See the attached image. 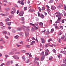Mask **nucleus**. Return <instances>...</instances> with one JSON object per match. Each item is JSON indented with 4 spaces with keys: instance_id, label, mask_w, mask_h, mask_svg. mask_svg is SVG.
<instances>
[{
    "instance_id": "nucleus-57",
    "label": "nucleus",
    "mask_w": 66,
    "mask_h": 66,
    "mask_svg": "<svg viewBox=\"0 0 66 66\" xmlns=\"http://www.w3.org/2000/svg\"><path fill=\"white\" fill-rule=\"evenodd\" d=\"M29 12H30V13H32V9H30L29 10Z\"/></svg>"
},
{
    "instance_id": "nucleus-53",
    "label": "nucleus",
    "mask_w": 66,
    "mask_h": 66,
    "mask_svg": "<svg viewBox=\"0 0 66 66\" xmlns=\"http://www.w3.org/2000/svg\"><path fill=\"white\" fill-rule=\"evenodd\" d=\"M45 54L46 55H48L49 54H48V53H47V52H45Z\"/></svg>"
},
{
    "instance_id": "nucleus-56",
    "label": "nucleus",
    "mask_w": 66,
    "mask_h": 66,
    "mask_svg": "<svg viewBox=\"0 0 66 66\" xmlns=\"http://www.w3.org/2000/svg\"><path fill=\"white\" fill-rule=\"evenodd\" d=\"M21 52L22 53H23V52H26V51L24 50H22L21 51Z\"/></svg>"
},
{
    "instance_id": "nucleus-26",
    "label": "nucleus",
    "mask_w": 66,
    "mask_h": 66,
    "mask_svg": "<svg viewBox=\"0 0 66 66\" xmlns=\"http://www.w3.org/2000/svg\"><path fill=\"white\" fill-rule=\"evenodd\" d=\"M53 0H50V1L48 2L49 3H53Z\"/></svg>"
},
{
    "instance_id": "nucleus-48",
    "label": "nucleus",
    "mask_w": 66,
    "mask_h": 66,
    "mask_svg": "<svg viewBox=\"0 0 66 66\" xmlns=\"http://www.w3.org/2000/svg\"><path fill=\"white\" fill-rule=\"evenodd\" d=\"M49 51V50L47 49H46L45 50V52H47Z\"/></svg>"
},
{
    "instance_id": "nucleus-18",
    "label": "nucleus",
    "mask_w": 66,
    "mask_h": 66,
    "mask_svg": "<svg viewBox=\"0 0 66 66\" xmlns=\"http://www.w3.org/2000/svg\"><path fill=\"white\" fill-rule=\"evenodd\" d=\"M20 4L21 5H24V3H23V1H21L20 2Z\"/></svg>"
},
{
    "instance_id": "nucleus-29",
    "label": "nucleus",
    "mask_w": 66,
    "mask_h": 66,
    "mask_svg": "<svg viewBox=\"0 0 66 66\" xmlns=\"http://www.w3.org/2000/svg\"><path fill=\"white\" fill-rule=\"evenodd\" d=\"M3 33H5V35L6 34H7V32H6V31H3Z\"/></svg>"
},
{
    "instance_id": "nucleus-24",
    "label": "nucleus",
    "mask_w": 66,
    "mask_h": 66,
    "mask_svg": "<svg viewBox=\"0 0 66 66\" xmlns=\"http://www.w3.org/2000/svg\"><path fill=\"white\" fill-rule=\"evenodd\" d=\"M5 56L6 57V58H5V61L6 59L7 58V57H8V55H5Z\"/></svg>"
},
{
    "instance_id": "nucleus-12",
    "label": "nucleus",
    "mask_w": 66,
    "mask_h": 66,
    "mask_svg": "<svg viewBox=\"0 0 66 66\" xmlns=\"http://www.w3.org/2000/svg\"><path fill=\"white\" fill-rule=\"evenodd\" d=\"M34 63H36V64H37V65H39V62H37L35 61H34Z\"/></svg>"
},
{
    "instance_id": "nucleus-62",
    "label": "nucleus",
    "mask_w": 66,
    "mask_h": 66,
    "mask_svg": "<svg viewBox=\"0 0 66 66\" xmlns=\"http://www.w3.org/2000/svg\"><path fill=\"white\" fill-rule=\"evenodd\" d=\"M66 66V63L64 64H63L61 65V66Z\"/></svg>"
},
{
    "instance_id": "nucleus-31",
    "label": "nucleus",
    "mask_w": 66,
    "mask_h": 66,
    "mask_svg": "<svg viewBox=\"0 0 66 66\" xmlns=\"http://www.w3.org/2000/svg\"><path fill=\"white\" fill-rule=\"evenodd\" d=\"M53 52L54 53H55L56 52V50L54 49H53L52 50Z\"/></svg>"
},
{
    "instance_id": "nucleus-64",
    "label": "nucleus",
    "mask_w": 66,
    "mask_h": 66,
    "mask_svg": "<svg viewBox=\"0 0 66 66\" xmlns=\"http://www.w3.org/2000/svg\"><path fill=\"white\" fill-rule=\"evenodd\" d=\"M2 29H5V26H4L3 27H2Z\"/></svg>"
},
{
    "instance_id": "nucleus-50",
    "label": "nucleus",
    "mask_w": 66,
    "mask_h": 66,
    "mask_svg": "<svg viewBox=\"0 0 66 66\" xmlns=\"http://www.w3.org/2000/svg\"><path fill=\"white\" fill-rule=\"evenodd\" d=\"M63 63H66V58L65 59V60L63 61Z\"/></svg>"
},
{
    "instance_id": "nucleus-2",
    "label": "nucleus",
    "mask_w": 66,
    "mask_h": 66,
    "mask_svg": "<svg viewBox=\"0 0 66 66\" xmlns=\"http://www.w3.org/2000/svg\"><path fill=\"white\" fill-rule=\"evenodd\" d=\"M21 28L22 29H23V28H25L27 29V30L28 31H30V27H26V26H22L21 27Z\"/></svg>"
},
{
    "instance_id": "nucleus-47",
    "label": "nucleus",
    "mask_w": 66,
    "mask_h": 66,
    "mask_svg": "<svg viewBox=\"0 0 66 66\" xmlns=\"http://www.w3.org/2000/svg\"><path fill=\"white\" fill-rule=\"evenodd\" d=\"M65 20L64 19H63L62 21V23H64L65 22H64V21Z\"/></svg>"
},
{
    "instance_id": "nucleus-19",
    "label": "nucleus",
    "mask_w": 66,
    "mask_h": 66,
    "mask_svg": "<svg viewBox=\"0 0 66 66\" xmlns=\"http://www.w3.org/2000/svg\"><path fill=\"white\" fill-rule=\"evenodd\" d=\"M40 54V55H43V56H44V52H42V53H41Z\"/></svg>"
},
{
    "instance_id": "nucleus-25",
    "label": "nucleus",
    "mask_w": 66,
    "mask_h": 66,
    "mask_svg": "<svg viewBox=\"0 0 66 66\" xmlns=\"http://www.w3.org/2000/svg\"><path fill=\"white\" fill-rule=\"evenodd\" d=\"M52 59H53L52 57L51 56L50 57L49 60L50 61H52Z\"/></svg>"
},
{
    "instance_id": "nucleus-49",
    "label": "nucleus",
    "mask_w": 66,
    "mask_h": 66,
    "mask_svg": "<svg viewBox=\"0 0 66 66\" xmlns=\"http://www.w3.org/2000/svg\"><path fill=\"white\" fill-rule=\"evenodd\" d=\"M7 28L9 30H11V29L12 28V27L10 26H9Z\"/></svg>"
},
{
    "instance_id": "nucleus-11",
    "label": "nucleus",
    "mask_w": 66,
    "mask_h": 66,
    "mask_svg": "<svg viewBox=\"0 0 66 66\" xmlns=\"http://www.w3.org/2000/svg\"><path fill=\"white\" fill-rule=\"evenodd\" d=\"M9 12H6V15H4V16H7L8 15H9Z\"/></svg>"
},
{
    "instance_id": "nucleus-22",
    "label": "nucleus",
    "mask_w": 66,
    "mask_h": 66,
    "mask_svg": "<svg viewBox=\"0 0 66 66\" xmlns=\"http://www.w3.org/2000/svg\"><path fill=\"white\" fill-rule=\"evenodd\" d=\"M15 11H11V14H14V13H15Z\"/></svg>"
},
{
    "instance_id": "nucleus-5",
    "label": "nucleus",
    "mask_w": 66,
    "mask_h": 66,
    "mask_svg": "<svg viewBox=\"0 0 66 66\" xmlns=\"http://www.w3.org/2000/svg\"><path fill=\"white\" fill-rule=\"evenodd\" d=\"M19 14L20 16H23V14H24V12H20Z\"/></svg>"
},
{
    "instance_id": "nucleus-13",
    "label": "nucleus",
    "mask_w": 66,
    "mask_h": 66,
    "mask_svg": "<svg viewBox=\"0 0 66 66\" xmlns=\"http://www.w3.org/2000/svg\"><path fill=\"white\" fill-rule=\"evenodd\" d=\"M34 60L35 61H39V58L36 57H35Z\"/></svg>"
},
{
    "instance_id": "nucleus-60",
    "label": "nucleus",
    "mask_w": 66,
    "mask_h": 66,
    "mask_svg": "<svg viewBox=\"0 0 66 66\" xmlns=\"http://www.w3.org/2000/svg\"><path fill=\"white\" fill-rule=\"evenodd\" d=\"M3 47L2 46H0V49H3Z\"/></svg>"
},
{
    "instance_id": "nucleus-21",
    "label": "nucleus",
    "mask_w": 66,
    "mask_h": 66,
    "mask_svg": "<svg viewBox=\"0 0 66 66\" xmlns=\"http://www.w3.org/2000/svg\"><path fill=\"white\" fill-rule=\"evenodd\" d=\"M22 59L23 61H25L26 60V58L24 56L22 57Z\"/></svg>"
},
{
    "instance_id": "nucleus-52",
    "label": "nucleus",
    "mask_w": 66,
    "mask_h": 66,
    "mask_svg": "<svg viewBox=\"0 0 66 66\" xmlns=\"http://www.w3.org/2000/svg\"><path fill=\"white\" fill-rule=\"evenodd\" d=\"M38 8L39 9V11L40 12H41V10H40V8L39 7H38Z\"/></svg>"
},
{
    "instance_id": "nucleus-39",
    "label": "nucleus",
    "mask_w": 66,
    "mask_h": 66,
    "mask_svg": "<svg viewBox=\"0 0 66 66\" xmlns=\"http://www.w3.org/2000/svg\"><path fill=\"white\" fill-rule=\"evenodd\" d=\"M57 40L60 43H61V39L58 38L57 39Z\"/></svg>"
},
{
    "instance_id": "nucleus-10",
    "label": "nucleus",
    "mask_w": 66,
    "mask_h": 66,
    "mask_svg": "<svg viewBox=\"0 0 66 66\" xmlns=\"http://www.w3.org/2000/svg\"><path fill=\"white\" fill-rule=\"evenodd\" d=\"M42 43H43V44H45V40L44 39H41Z\"/></svg>"
},
{
    "instance_id": "nucleus-38",
    "label": "nucleus",
    "mask_w": 66,
    "mask_h": 66,
    "mask_svg": "<svg viewBox=\"0 0 66 66\" xmlns=\"http://www.w3.org/2000/svg\"><path fill=\"white\" fill-rule=\"evenodd\" d=\"M63 32H60L58 34L59 35H61V34H62Z\"/></svg>"
},
{
    "instance_id": "nucleus-20",
    "label": "nucleus",
    "mask_w": 66,
    "mask_h": 66,
    "mask_svg": "<svg viewBox=\"0 0 66 66\" xmlns=\"http://www.w3.org/2000/svg\"><path fill=\"white\" fill-rule=\"evenodd\" d=\"M3 26V23H2V22H0V26H1L2 27V26Z\"/></svg>"
},
{
    "instance_id": "nucleus-28",
    "label": "nucleus",
    "mask_w": 66,
    "mask_h": 66,
    "mask_svg": "<svg viewBox=\"0 0 66 66\" xmlns=\"http://www.w3.org/2000/svg\"><path fill=\"white\" fill-rule=\"evenodd\" d=\"M29 62H30V60L29 59H28L26 60V63H28Z\"/></svg>"
},
{
    "instance_id": "nucleus-3",
    "label": "nucleus",
    "mask_w": 66,
    "mask_h": 66,
    "mask_svg": "<svg viewBox=\"0 0 66 66\" xmlns=\"http://www.w3.org/2000/svg\"><path fill=\"white\" fill-rule=\"evenodd\" d=\"M12 57L14 58L15 59H18V60L19 58L18 56H17V55H14V56H12Z\"/></svg>"
},
{
    "instance_id": "nucleus-61",
    "label": "nucleus",
    "mask_w": 66,
    "mask_h": 66,
    "mask_svg": "<svg viewBox=\"0 0 66 66\" xmlns=\"http://www.w3.org/2000/svg\"><path fill=\"white\" fill-rule=\"evenodd\" d=\"M46 34H49L50 33V32L49 31H47L46 32Z\"/></svg>"
},
{
    "instance_id": "nucleus-40",
    "label": "nucleus",
    "mask_w": 66,
    "mask_h": 66,
    "mask_svg": "<svg viewBox=\"0 0 66 66\" xmlns=\"http://www.w3.org/2000/svg\"><path fill=\"white\" fill-rule=\"evenodd\" d=\"M46 32V29H44V31H41L42 33H45Z\"/></svg>"
},
{
    "instance_id": "nucleus-1",
    "label": "nucleus",
    "mask_w": 66,
    "mask_h": 66,
    "mask_svg": "<svg viewBox=\"0 0 66 66\" xmlns=\"http://www.w3.org/2000/svg\"><path fill=\"white\" fill-rule=\"evenodd\" d=\"M55 14H56L55 15L56 17L58 18L57 20L55 22V23H60V20L61 18V17L60 16L61 14H60V12L57 13V12H56Z\"/></svg>"
},
{
    "instance_id": "nucleus-9",
    "label": "nucleus",
    "mask_w": 66,
    "mask_h": 66,
    "mask_svg": "<svg viewBox=\"0 0 66 66\" xmlns=\"http://www.w3.org/2000/svg\"><path fill=\"white\" fill-rule=\"evenodd\" d=\"M21 37H22L23 36V33L22 32H21L19 34Z\"/></svg>"
},
{
    "instance_id": "nucleus-51",
    "label": "nucleus",
    "mask_w": 66,
    "mask_h": 66,
    "mask_svg": "<svg viewBox=\"0 0 66 66\" xmlns=\"http://www.w3.org/2000/svg\"><path fill=\"white\" fill-rule=\"evenodd\" d=\"M11 22L8 23V25L9 26H11Z\"/></svg>"
},
{
    "instance_id": "nucleus-35",
    "label": "nucleus",
    "mask_w": 66,
    "mask_h": 66,
    "mask_svg": "<svg viewBox=\"0 0 66 66\" xmlns=\"http://www.w3.org/2000/svg\"><path fill=\"white\" fill-rule=\"evenodd\" d=\"M24 11H26V10H27V7H24Z\"/></svg>"
},
{
    "instance_id": "nucleus-43",
    "label": "nucleus",
    "mask_w": 66,
    "mask_h": 66,
    "mask_svg": "<svg viewBox=\"0 0 66 66\" xmlns=\"http://www.w3.org/2000/svg\"><path fill=\"white\" fill-rule=\"evenodd\" d=\"M45 10V7H43L42 9V11H44Z\"/></svg>"
},
{
    "instance_id": "nucleus-17",
    "label": "nucleus",
    "mask_w": 66,
    "mask_h": 66,
    "mask_svg": "<svg viewBox=\"0 0 66 66\" xmlns=\"http://www.w3.org/2000/svg\"><path fill=\"white\" fill-rule=\"evenodd\" d=\"M35 43V41H33L31 42V44L30 45V46H31V45H33V44H34Z\"/></svg>"
},
{
    "instance_id": "nucleus-8",
    "label": "nucleus",
    "mask_w": 66,
    "mask_h": 66,
    "mask_svg": "<svg viewBox=\"0 0 66 66\" xmlns=\"http://www.w3.org/2000/svg\"><path fill=\"white\" fill-rule=\"evenodd\" d=\"M45 55H44L41 58V61H44V59H45Z\"/></svg>"
},
{
    "instance_id": "nucleus-55",
    "label": "nucleus",
    "mask_w": 66,
    "mask_h": 66,
    "mask_svg": "<svg viewBox=\"0 0 66 66\" xmlns=\"http://www.w3.org/2000/svg\"><path fill=\"white\" fill-rule=\"evenodd\" d=\"M5 65V64H4V63H3L1 64V65H0V66H2L3 65Z\"/></svg>"
},
{
    "instance_id": "nucleus-14",
    "label": "nucleus",
    "mask_w": 66,
    "mask_h": 66,
    "mask_svg": "<svg viewBox=\"0 0 66 66\" xmlns=\"http://www.w3.org/2000/svg\"><path fill=\"white\" fill-rule=\"evenodd\" d=\"M10 19H9L8 18H7L5 19V21H6V22H7L8 21H10Z\"/></svg>"
},
{
    "instance_id": "nucleus-16",
    "label": "nucleus",
    "mask_w": 66,
    "mask_h": 66,
    "mask_svg": "<svg viewBox=\"0 0 66 66\" xmlns=\"http://www.w3.org/2000/svg\"><path fill=\"white\" fill-rule=\"evenodd\" d=\"M21 18V19H20ZM19 19H20V20H22V21H23V20H24V17H22V18H19Z\"/></svg>"
},
{
    "instance_id": "nucleus-45",
    "label": "nucleus",
    "mask_w": 66,
    "mask_h": 66,
    "mask_svg": "<svg viewBox=\"0 0 66 66\" xmlns=\"http://www.w3.org/2000/svg\"><path fill=\"white\" fill-rule=\"evenodd\" d=\"M52 39H49L48 40V42H50L51 41H52Z\"/></svg>"
},
{
    "instance_id": "nucleus-41",
    "label": "nucleus",
    "mask_w": 66,
    "mask_h": 66,
    "mask_svg": "<svg viewBox=\"0 0 66 66\" xmlns=\"http://www.w3.org/2000/svg\"><path fill=\"white\" fill-rule=\"evenodd\" d=\"M5 37L6 38H7V39H9V37L5 35Z\"/></svg>"
},
{
    "instance_id": "nucleus-27",
    "label": "nucleus",
    "mask_w": 66,
    "mask_h": 66,
    "mask_svg": "<svg viewBox=\"0 0 66 66\" xmlns=\"http://www.w3.org/2000/svg\"><path fill=\"white\" fill-rule=\"evenodd\" d=\"M18 37H19L18 36V35L16 36H15L14 38H16V39H18Z\"/></svg>"
},
{
    "instance_id": "nucleus-15",
    "label": "nucleus",
    "mask_w": 66,
    "mask_h": 66,
    "mask_svg": "<svg viewBox=\"0 0 66 66\" xmlns=\"http://www.w3.org/2000/svg\"><path fill=\"white\" fill-rule=\"evenodd\" d=\"M39 25L40 27H43V23L41 22L39 23Z\"/></svg>"
},
{
    "instance_id": "nucleus-46",
    "label": "nucleus",
    "mask_w": 66,
    "mask_h": 66,
    "mask_svg": "<svg viewBox=\"0 0 66 66\" xmlns=\"http://www.w3.org/2000/svg\"><path fill=\"white\" fill-rule=\"evenodd\" d=\"M5 10H6V11H9V10H10V9L9 8H7L5 9Z\"/></svg>"
},
{
    "instance_id": "nucleus-54",
    "label": "nucleus",
    "mask_w": 66,
    "mask_h": 66,
    "mask_svg": "<svg viewBox=\"0 0 66 66\" xmlns=\"http://www.w3.org/2000/svg\"><path fill=\"white\" fill-rule=\"evenodd\" d=\"M47 10L48 12H50V10L49 8L47 9Z\"/></svg>"
},
{
    "instance_id": "nucleus-37",
    "label": "nucleus",
    "mask_w": 66,
    "mask_h": 66,
    "mask_svg": "<svg viewBox=\"0 0 66 66\" xmlns=\"http://www.w3.org/2000/svg\"><path fill=\"white\" fill-rule=\"evenodd\" d=\"M54 31V29L52 28L51 29V32L52 33Z\"/></svg>"
},
{
    "instance_id": "nucleus-30",
    "label": "nucleus",
    "mask_w": 66,
    "mask_h": 66,
    "mask_svg": "<svg viewBox=\"0 0 66 66\" xmlns=\"http://www.w3.org/2000/svg\"><path fill=\"white\" fill-rule=\"evenodd\" d=\"M63 5L61 4H60L59 6V7H63Z\"/></svg>"
},
{
    "instance_id": "nucleus-23",
    "label": "nucleus",
    "mask_w": 66,
    "mask_h": 66,
    "mask_svg": "<svg viewBox=\"0 0 66 66\" xmlns=\"http://www.w3.org/2000/svg\"><path fill=\"white\" fill-rule=\"evenodd\" d=\"M18 31H21V28H18L17 29Z\"/></svg>"
},
{
    "instance_id": "nucleus-4",
    "label": "nucleus",
    "mask_w": 66,
    "mask_h": 66,
    "mask_svg": "<svg viewBox=\"0 0 66 66\" xmlns=\"http://www.w3.org/2000/svg\"><path fill=\"white\" fill-rule=\"evenodd\" d=\"M51 9L52 10H55V9H56V7L52 5L51 6Z\"/></svg>"
},
{
    "instance_id": "nucleus-42",
    "label": "nucleus",
    "mask_w": 66,
    "mask_h": 66,
    "mask_svg": "<svg viewBox=\"0 0 66 66\" xmlns=\"http://www.w3.org/2000/svg\"><path fill=\"white\" fill-rule=\"evenodd\" d=\"M30 25H31V26H35V25H34V24H33L31 23H30Z\"/></svg>"
},
{
    "instance_id": "nucleus-44",
    "label": "nucleus",
    "mask_w": 66,
    "mask_h": 66,
    "mask_svg": "<svg viewBox=\"0 0 66 66\" xmlns=\"http://www.w3.org/2000/svg\"><path fill=\"white\" fill-rule=\"evenodd\" d=\"M60 27L61 29H63V26H60Z\"/></svg>"
},
{
    "instance_id": "nucleus-7",
    "label": "nucleus",
    "mask_w": 66,
    "mask_h": 66,
    "mask_svg": "<svg viewBox=\"0 0 66 66\" xmlns=\"http://www.w3.org/2000/svg\"><path fill=\"white\" fill-rule=\"evenodd\" d=\"M10 64H11V62L10 61H8L7 62L6 65L7 66H9V65H10Z\"/></svg>"
},
{
    "instance_id": "nucleus-36",
    "label": "nucleus",
    "mask_w": 66,
    "mask_h": 66,
    "mask_svg": "<svg viewBox=\"0 0 66 66\" xmlns=\"http://www.w3.org/2000/svg\"><path fill=\"white\" fill-rule=\"evenodd\" d=\"M17 51V50L16 49H13L12 50V51L13 52L16 51Z\"/></svg>"
},
{
    "instance_id": "nucleus-58",
    "label": "nucleus",
    "mask_w": 66,
    "mask_h": 66,
    "mask_svg": "<svg viewBox=\"0 0 66 66\" xmlns=\"http://www.w3.org/2000/svg\"><path fill=\"white\" fill-rule=\"evenodd\" d=\"M34 27L35 29H36V30H37L38 29V28H37V27L36 26H34Z\"/></svg>"
},
{
    "instance_id": "nucleus-59",
    "label": "nucleus",
    "mask_w": 66,
    "mask_h": 66,
    "mask_svg": "<svg viewBox=\"0 0 66 66\" xmlns=\"http://www.w3.org/2000/svg\"><path fill=\"white\" fill-rule=\"evenodd\" d=\"M48 47V45L47 44H46V45H45V47Z\"/></svg>"
},
{
    "instance_id": "nucleus-32",
    "label": "nucleus",
    "mask_w": 66,
    "mask_h": 66,
    "mask_svg": "<svg viewBox=\"0 0 66 66\" xmlns=\"http://www.w3.org/2000/svg\"><path fill=\"white\" fill-rule=\"evenodd\" d=\"M63 39H64V41H66V38H65L64 36L63 35Z\"/></svg>"
},
{
    "instance_id": "nucleus-34",
    "label": "nucleus",
    "mask_w": 66,
    "mask_h": 66,
    "mask_svg": "<svg viewBox=\"0 0 66 66\" xmlns=\"http://www.w3.org/2000/svg\"><path fill=\"white\" fill-rule=\"evenodd\" d=\"M57 56L59 58H60V57H62V55L60 54L59 55H57Z\"/></svg>"
},
{
    "instance_id": "nucleus-63",
    "label": "nucleus",
    "mask_w": 66,
    "mask_h": 66,
    "mask_svg": "<svg viewBox=\"0 0 66 66\" xmlns=\"http://www.w3.org/2000/svg\"><path fill=\"white\" fill-rule=\"evenodd\" d=\"M63 54H66V51H64Z\"/></svg>"
},
{
    "instance_id": "nucleus-6",
    "label": "nucleus",
    "mask_w": 66,
    "mask_h": 66,
    "mask_svg": "<svg viewBox=\"0 0 66 66\" xmlns=\"http://www.w3.org/2000/svg\"><path fill=\"white\" fill-rule=\"evenodd\" d=\"M25 34L26 35V37L27 36H28V35H29V32H28L27 31H26L25 32Z\"/></svg>"
},
{
    "instance_id": "nucleus-33",
    "label": "nucleus",
    "mask_w": 66,
    "mask_h": 66,
    "mask_svg": "<svg viewBox=\"0 0 66 66\" xmlns=\"http://www.w3.org/2000/svg\"><path fill=\"white\" fill-rule=\"evenodd\" d=\"M44 16L43 14H42L41 15V17L42 18H44Z\"/></svg>"
}]
</instances>
